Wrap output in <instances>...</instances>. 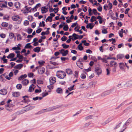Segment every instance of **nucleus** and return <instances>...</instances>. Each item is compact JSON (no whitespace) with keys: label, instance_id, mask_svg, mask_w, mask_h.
I'll use <instances>...</instances> for the list:
<instances>
[{"label":"nucleus","instance_id":"obj_1","mask_svg":"<svg viewBox=\"0 0 132 132\" xmlns=\"http://www.w3.org/2000/svg\"><path fill=\"white\" fill-rule=\"evenodd\" d=\"M57 108L58 107L57 106H55L48 108L46 109L42 110L38 112L37 114H40L46 112L51 111Z\"/></svg>","mask_w":132,"mask_h":132},{"label":"nucleus","instance_id":"obj_2","mask_svg":"<svg viewBox=\"0 0 132 132\" xmlns=\"http://www.w3.org/2000/svg\"><path fill=\"white\" fill-rule=\"evenodd\" d=\"M66 75L64 71H58L56 74L57 76L60 79H63Z\"/></svg>","mask_w":132,"mask_h":132},{"label":"nucleus","instance_id":"obj_3","mask_svg":"<svg viewBox=\"0 0 132 132\" xmlns=\"http://www.w3.org/2000/svg\"><path fill=\"white\" fill-rule=\"evenodd\" d=\"M60 53L62 54L63 56H65L68 54L69 51L68 50H66L65 51L63 49H62L59 50Z\"/></svg>","mask_w":132,"mask_h":132},{"label":"nucleus","instance_id":"obj_4","mask_svg":"<svg viewBox=\"0 0 132 132\" xmlns=\"http://www.w3.org/2000/svg\"><path fill=\"white\" fill-rule=\"evenodd\" d=\"M12 19L13 21H16L18 20L20 23L22 21V19L18 15L13 16L12 17Z\"/></svg>","mask_w":132,"mask_h":132},{"label":"nucleus","instance_id":"obj_5","mask_svg":"<svg viewBox=\"0 0 132 132\" xmlns=\"http://www.w3.org/2000/svg\"><path fill=\"white\" fill-rule=\"evenodd\" d=\"M50 81L51 85H53L56 81L55 78L53 77H51L49 79Z\"/></svg>","mask_w":132,"mask_h":132},{"label":"nucleus","instance_id":"obj_6","mask_svg":"<svg viewBox=\"0 0 132 132\" xmlns=\"http://www.w3.org/2000/svg\"><path fill=\"white\" fill-rule=\"evenodd\" d=\"M113 89H111V90H108L106 91L103 93L101 94L102 96H105L107 95H108L110 94L111 92L112 91Z\"/></svg>","mask_w":132,"mask_h":132},{"label":"nucleus","instance_id":"obj_7","mask_svg":"<svg viewBox=\"0 0 132 132\" xmlns=\"http://www.w3.org/2000/svg\"><path fill=\"white\" fill-rule=\"evenodd\" d=\"M95 71L97 75H99L101 73L102 71L101 69L100 68L96 67L95 68Z\"/></svg>","mask_w":132,"mask_h":132},{"label":"nucleus","instance_id":"obj_8","mask_svg":"<svg viewBox=\"0 0 132 132\" xmlns=\"http://www.w3.org/2000/svg\"><path fill=\"white\" fill-rule=\"evenodd\" d=\"M35 86L33 84H31L29 87V89L28 91L30 92H32L34 90L35 88Z\"/></svg>","mask_w":132,"mask_h":132},{"label":"nucleus","instance_id":"obj_9","mask_svg":"<svg viewBox=\"0 0 132 132\" xmlns=\"http://www.w3.org/2000/svg\"><path fill=\"white\" fill-rule=\"evenodd\" d=\"M7 93V90L5 89H3L0 90V94L5 95Z\"/></svg>","mask_w":132,"mask_h":132},{"label":"nucleus","instance_id":"obj_10","mask_svg":"<svg viewBox=\"0 0 132 132\" xmlns=\"http://www.w3.org/2000/svg\"><path fill=\"white\" fill-rule=\"evenodd\" d=\"M119 66L121 69L123 70H125V69L124 68V67H125V65L123 63L121 62L119 63Z\"/></svg>","mask_w":132,"mask_h":132},{"label":"nucleus","instance_id":"obj_11","mask_svg":"<svg viewBox=\"0 0 132 132\" xmlns=\"http://www.w3.org/2000/svg\"><path fill=\"white\" fill-rule=\"evenodd\" d=\"M45 70L43 67L40 68V70H38V74L40 75L43 74L45 72Z\"/></svg>","mask_w":132,"mask_h":132},{"label":"nucleus","instance_id":"obj_12","mask_svg":"<svg viewBox=\"0 0 132 132\" xmlns=\"http://www.w3.org/2000/svg\"><path fill=\"white\" fill-rule=\"evenodd\" d=\"M93 24L92 23L88 24L86 26V28L87 29L89 28L90 29H92L95 25L94 24L93 25Z\"/></svg>","mask_w":132,"mask_h":132},{"label":"nucleus","instance_id":"obj_13","mask_svg":"<svg viewBox=\"0 0 132 132\" xmlns=\"http://www.w3.org/2000/svg\"><path fill=\"white\" fill-rule=\"evenodd\" d=\"M47 9L45 6L43 7L41 9L42 13L43 14L46 13L48 11Z\"/></svg>","mask_w":132,"mask_h":132},{"label":"nucleus","instance_id":"obj_14","mask_svg":"<svg viewBox=\"0 0 132 132\" xmlns=\"http://www.w3.org/2000/svg\"><path fill=\"white\" fill-rule=\"evenodd\" d=\"M23 66L22 64L20 63L15 66L14 68L16 69H20L23 67Z\"/></svg>","mask_w":132,"mask_h":132},{"label":"nucleus","instance_id":"obj_15","mask_svg":"<svg viewBox=\"0 0 132 132\" xmlns=\"http://www.w3.org/2000/svg\"><path fill=\"white\" fill-rule=\"evenodd\" d=\"M29 83L28 80L25 79L22 81V83L24 85H27Z\"/></svg>","mask_w":132,"mask_h":132},{"label":"nucleus","instance_id":"obj_16","mask_svg":"<svg viewBox=\"0 0 132 132\" xmlns=\"http://www.w3.org/2000/svg\"><path fill=\"white\" fill-rule=\"evenodd\" d=\"M66 72L68 75H71L72 74V71L70 69H66Z\"/></svg>","mask_w":132,"mask_h":132},{"label":"nucleus","instance_id":"obj_17","mask_svg":"<svg viewBox=\"0 0 132 132\" xmlns=\"http://www.w3.org/2000/svg\"><path fill=\"white\" fill-rule=\"evenodd\" d=\"M27 77L26 74H24L21 76L19 78L18 80H21L23 79L24 78H26Z\"/></svg>","mask_w":132,"mask_h":132},{"label":"nucleus","instance_id":"obj_18","mask_svg":"<svg viewBox=\"0 0 132 132\" xmlns=\"http://www.w3.org/2000/svg\"><path fill=\"white\" fill-rule=\"evenodd\" d=\"M76 64L78 67L81 69H82L83 68V64L82 63V62H80L79 63H77Z\"/></svg>","mask_w":132,"mask_h":132},{"label":"nucleus","instance_id":"obj_19","mask_svg":"<svg viewBox=\"0 0 132 132\" xmlns=\"http://www.w3.org/2000/svg\"><path fill=\"white\" fill-rule=\"evenodd\" d=\"M40 47H37L34 49L33 51L37 53H38L40 52Z\"/></svg>","mask_w":132,"mask_h":132},{"label":"nucleus","instance_id":"obj_20","mask_svg":"<svg viewBox=\"0 0 132 132\" xmlns=\"http://www.w3.org/2000/svg\"><path fill=\"white\" fill-rule=\"evenodd\" d=\"M14 56L15 54L14 53H11L7 56V58L8 59H11L14 57Z\"/></svg>","mask_w":132,"mask_h":132},{"label":"nucleus","instance_id":"obj_21","mask_svg":"<svg viewBox=\"0 0 132 132\" xmlns=\"http://www.w3.org/2000/svg\"><path fill=\"white\" fill-rule=\"evenodd\" d=\"M12 95L13 97H17L19 96L20 94L19 92H16L13 93Z\"/></svg>","mask_w":132,"mask_h":132},{"label":"nucleus","instance_id":"obj_22","mask_svg":"<svg viewBox=\"0 0 132 132\" xmlns=\"http://www.w3.org/2000/svg\"><path fill=\"white\" fill-rule=\"evenodd\" d=\"M72 36L73 37V40H76L79 38V37H78V36H79V35L75 33H73V34Z\"/></svg>","mask_w":132,"mask_h":132},{"label":"nucleus","instance_id":"obj_23","mask_svg":"<svg viewBox=\"0 0 132 132\" xmlns=\"http://www.w3.org/2000/svg\"><path fill=\"white\" fill-rule=\"evenodd\" d=\"M56 92L58 93L61 94L62 93V89L60 88H58L56 89Z\"/></svg>","mask_w":132,"mask_h":132},{"label":"nucleus","instance_id":"obj_24","mask_svg":"<svg viewBox=\"0 0 132 132\" xmlns=\"http://www.w3.org/2000/svg\"><path fill=\"white\" fill-rule=\"evenodd\" d=\"M20 3L18 2H15L14 4V6L17 8H18V6H19V7H20Z\"/></svg>","mask_w":132,"mask_h":132},{"label":"nucleus","instance_id":"obj_25","mask_svg":"<svg viewBox=\"0 0 132 132\" xmlns=\"http://www.w3.org/2000/svg\"><path fill=\"white\" fill-rule=\"evenodd\" d=\"M52 18L51 16H48L47 18L46 19L45 21L46 22H47L48 21L52 22Z\"/></svg>","mask_w":132,"mask_h":132},{"label":"nucleus","instance_id":"obj_26","mask_svg":"<svg viewBox=\"0 0 132 132\" xmlns=\"http://www.w3.org/2000/svg\"><path fill=\"white\" fill-rule=\"evenodd\" d=\"M96 18L95 16H93L91 18V19H90V21L92 23V22L94 21H96Z\"/></svg>","mask_w":132,"mask_h":132},{"label":"nucleus","instance_id":"obj_27","mask_svg":"<svg viewBox=\"0 0 132 132\" xmlns=\"http://www.w3.org/2000/svg\"><path fill=\"white\" fill-rule=\"evenodd\" d=\"M31 43H27L25 46V48H31L32 47V46L30 45Z\"/></svg>","mask_w":132,"mask_h":132},{"label":"nucleus","instance_id":"obj_28","mask_svg":"<svg viewBox=\"0 0 132 132\" xmlns=\"http://www.w3.org/2000/svg\"><path fill=\"white\" fill-rule=\"evenodd\" d=\"M93 116L92 115H91L88 116L85 118L86 120H87L89 119H92L93 118Z\"/></svg>","mask_w":132,"mask_h":132},{"label":"nucleus","instance_id":"obj_29","mask_svg":"<svg viewBox=\"0 0 132 132\" xmlns=\"http://www.w3.org/2000/svg\"><path fill=\"white\" fill-rule=\"evenodd\" d=\"M69 29V27L68 25L66 24L64 26L63 28V30L65 31H67Z\"/></svg>","mask_w":132,"mask_h":132},{"label":"nucleus","instance_id":"obj_30","mask_svg":"<svg viewBox=\"0 0 132 132\" xmlns=\"http://www.w3.org/2000/svg\"><path fill=\"white\" fill-rule=\"evenodd\" d=\"M117 57L118 59H121L124 57V55L123 54H119L117 55Z\"/></svg>","mask_w":132,"mask_h":132},{"label":"nucleus","instance_id":"obj_31","mask_svg":"<svg viewBox=\"0 0 132 132\" xmlns=\"http://www.w3.org/2000/svg\"><path fill=\"white\" fill-rule=\"evenodd\" d=\"M81 42L84 44V45L85 46H89V44L88 43H86V40H82Z\"/></svg>","mask_w":132,"mask_h":132},{"label":"nucleus","instance_id":"obj_32","mask_svg":"<svg viewBox=\"0 0 132 132\" xmlns=\"http://www.w3.org/2000/svg\"><path fill=\"white\" fill-rule=\"evenodd\" d=\"M130 119V118H129V119L126 121V122L124 123V124L123 126V127H125V126L126 125H128L130 123V120L129 119Z\"/></svg>","mask_w":132,"mask_h":132},{"label":"nucleus","instance_id":"obj_33","mask_svg":"<svg viewBox=\"0 0 132 132\" xmlns=\"http://www.w3.org/2000/svg\"><path fill=\"white\" fill-rule=\"evenodd\" d=\"M46 31L48 32V33H46V32L45 31H42L41 34V35L43 36L45 35H48L50 33L49 30H47Z\"/></svg>","mask_w":132,"mask_h":132},{"label":"nucleus","instance_id":"obj_34","mask_svg":"<svg viewBox=\"0 0 132 132\" xmlns=\"http://www.w3.org/2000/svg\"><path fill=\"white\" fill-rule=\"evenodd\" d=\"M111 120L112 119L111 118H109L105 122L102 123V125H105L106 124L109 123Z\"/></svg>","mask_w":132,"mask_h":132},{"label":"nucleus","instance_id":"obj_35","mask_svg":"<svg viewBox=\"0 0 132 132\" xmlns=\"http://www.w3.org/2000/svg\"><path fill=\"white\" fill-rule=\"evenodd\" d=\"M62 46L63 48L65 49L69 47V46L68 45H67L65 43L62 44Z\"/></svg>","mask_w":132,"mask_h":132},{"label":"nucleus","instance_id":"obj_36","mask_svg":"<svg viewBox=\"0 0 132 132\" xmlns=\"http://www.w3.org/2000/svg\"><path fill=\"white\" fill-rule=\"evenodd\" d=\"M24 7L26 8V10L27 11H29V12H31V11L32 9L30 7H27V6H26Z\"/></svg>","mask_w":132,"mask_h":132},{"label":"nucleus","instance_id":"obj_37","mask_svg":"<svg viewBox=\"0 0 132 132\" xmlns=\"http://www.w3.org/2000/svg\"><path fill=\"white\" fill-rule=\"evenodd\" d=\"M94 82L95 81H93L89 83V85L90 87H94L95 84H94Z\"/></svg>","mask_w":132,"mask_h":132},{"label":"nucleus","instance_id":"obj_38","mask_svg":"<svg viewBox=\"0 0 132 132\" xmlns=\"http://www.w3.org/2000/svg\"><path fill=\"white\" fill-rule=\"evenodd\" d=\"M2 26L3 27H7L8 25V23L5 22H3L1 24Z\"/></svg>","mask_w":132,"mask_h":132},{"label":"nucleus","instance_id":"obj_39","mask_svg":"<svg viewBox=\"0 0 132 132\" xmlns=\"http://www.w3.org/2000/svg\"><path fill=\"white\" fill-rule=\"evenodd\" d=\"M16 87L17 89H20L21 88L22 86L21 84H18L16 85Z\"/></svg>","mask_w":132,"mask_h":132},{"label":"nucleus","instance_id":"obj_40","mask_svg":"<svg viewBox=\"0 0 132 132\" xmlns=\"http://www.w3.org/2000/svg\"><path fill=\"white\" fill-rule=\"evenodd\" d=\"M12 116V118L11 120V121H12L14 120V119L16 117V115L15 114H13Z\"/></svg>","mask_w":132,"mask_h":132},{"label":"nucleus","instance_id":"obj_41","mask_svg":"<svg viewBox=\"0 0 132 132\" xmlns=\"http://www.w3.org/2000/svg\"><path fill=\"white\" fill-rule=\"evenodd\" d=\"M66 7H64L62 8V10H63L62 13L63 14H64L65 15H67V13L68 12H65V13H64V12H65V9H66Z\"/></svg>","mask_w":132,"mask_h":132},{"label":"nucleus","instance_id":"obj_42","mask_svg":"<svg viewBox=\"0 0 132 132\" xmlns=\"http://www.w3.org/2000/svg\"><path fill=\"white\" fill-rule=\"evenodd\" d=\"M17 37L18 40H20L22 38L20 34H18L17 36Z\"/></svg>","mask_w":132,"mask_h":132},{"label":"nucleus","instance_id":"obj_43","mask_svg":"<svg viewBox=\"0 0 132 132\" xmlns=\"http://www.w3.org/2000/svg\"><path fill=\"white\" fill-rule=\"evenodd\" d=\"M92 11L94 14L95 15H96L97 13V10L95 9H94Z\"/></svg>","mask_w":132,"mask_h":132},{"label":"nucleus","instance_id":"obj_44","mask_svg":"<svg viewBox=\"0 0 132 132\" xmlns=\"http://www.w3.org/2000/svg\"><path fill=\"white\" fill-rule=\"evenodd\" d=\"M63 37H63L61 38V40L63 41H65L67 39V37L65 36H64Z\"/></svg>","mask_w":132,"mask_h":132},{"label":"nucleus","instance_id":"obj_45","mask_svg":"<svg viewBox=\"0 0 132 132\" xmlns=\"http://www.w3.org/2000/svg\"><path fill=\"white\" fill-rule=\"evenodd\" d=\"M29 21L27 20H25L24 22V24L25 26H27L29 24Z\"/></svg>","mask_w":132,"mask_h":132},{"label":"nucleus","instance_id":"obj_46","mask_svg":"<svg viewBox=\"0 0 132 132\" xmlns=\"http://www.w3.org/2000/svg\"><path fill=\"white\" fill-rule=\"evenodd\" d=\"M50 63L52 64L53 65H56L58 64L57 63L55 62H52L51 61H50Z\"/></svg>","mask_w":132,"mask_h":132},{"label":"nucleus","instance_id":"obj_47","mask_svg":"<svg viewBox=\"0 0 132 132\" xmlns=\"http://www.w3.org/2000/svg\"><path fill=\"white\" fill-rule=\"evenodd\" d=\"M34 3L33 0H29V3L30 5H32Z\"/></svg>","mask_w":132,"mask_h":132},{"label":"nucleus","instance_id":"obj_48","mask_svg":"<svg viewBox=\"0 0 132 132\" xmlns=\"http://www.w3.org/2000/svg\"><path fill=\"white\" fill-rule=\"evenodd\" d=\"M38 63L40 65H42L45 63V62L44 61L41 60L38 61Z\"/></svg>","mask_w":132,"mask_h":132},{"label":"nucleus","instance_id":"obj_49","mask_svg":"<svg viewBox=\"0 0 132 132\" xmlns=\"http://www.w3.org/2000/svg\"><path fill=\"white\" fill-rule=\"evenodd\" d=\"M32 31V29L31 28H29L28 29L27 32L29 34H30Z\"/></svg>","mask_w":132,"mask_h":132},{"label":"nucleus","instance_id":"obj_50","mask_svg":"<svg viewBox=\"0 0 132 132\" xmlns=\"http://www.w3.org/2000/svg\"><path fill=\"white\" fill-rule=\"evenodd\" d=\"M75 86V85H73L71 87H70L68 88V89L70 91H71L73 89V88Z\"/></svg>","mask_w":132,"mask_h":132},{"label":"nucleus","instance_id":"obj_51","mask_svg":"<svg viewBox=\"0 0 132 132\" xmlns=\"http://www.w3.org/2000/svg\"><path fill=\"white\" fill-rule=\"evenodd\" d=\"M81 78L82 79H84L86 78V76L84 74H82L80 76Z\"/></svg>","mask_w":132,"mask_h":132},{"label":"nucleus","instance_id":"obj_52","mask_svg":"<svg viewBox=\"0 0 132 132\" xmlns=\"http://www.w3.org/2000/svg\"><path fill=\"white\" fill-rule=\"evenodd\" d=\"M42 31V29L41 28H39L36 30V32L37 33L39 34Z\"/></svg>","mask_w":132,"mask_h":132},{"label":"nucleus","instance_id":"obj_53","mask_svg":"<svg viewBox=\"0 0 132 132\" xmlns=\"http://www.w3.org/2000/svg\"><path fill=\"white\" fill-rule=\"evenodd\" d=\"M8 4L9 6L10 7H12L13 6V3L11 2H8Z\"/></svg>","mask_w":132,"mask_h":132},{"label":"nucleus","instance_id":"obj_54","mask_svg":"<svg viewBox=\"0 0 132 132\" xmlns=\"http://www.w3.org/2000/svg\"><path fill=\"white\" fill-rule=\"evenodd\" d=\"M47 87L50 90H51L52 89H53V86L52 85H51L50 84V85L47 86Z\"/></svg>","mask_w":132,"mask_h":132},{"label":"nucleus","instance_id":"obj_55","mask_svg":"<svg viewBox=\"0 0 132 132\" xmlns=\"http://www.w3.org/2000/svg\"><path fill=\"white\" fill-rule=\"evenodd\" d=\"M9 36L10 38H12L14 37V34L12 33H11L9 34Z\"/></svg>","mask_w":132,"mask_h":132},{"label":"nucleus","instance_id":"obj_56","mask_svg":"<svg viewBox=\"0 0 132 132\" xmlns=\"http://www.w3.org/2000/svg\"><path fill=\"white\" fill-rule=\"evenodd\" d=\"M34 75L33 73H28V76L30 78L31 77Z\"/></svg>","mask_w":132,"mask_h":132},{"label":"nucleus","instance_id":"obj_57","mask_svg":"<svg viewBox=\"0 0 132 132\" xmlns=\"http://www.w3.org/2000/svg\"><path fill=\"white\" fill-rule=\"evenodd\" d=\"M78 24L77 22H76L74 23L71 26V27L72 28H73L76 26Z\"/></svg>","mask_w":132,"mask_h":132},{"label":"nucleus","instance_id":"obj_58","mask_svg":"<svg viewBox=\"0 0 132 132\" xmlns=\"http://www.w3.org/2000/svg\"><path fill=\"white\" fill-rule=\"evenodd\" d=\"M41 92H42V90L41 89H36L35 90V92L36 93H40Z\"/></svg>","mask_w":132,"mask_h":132},{"label":"nucleus","instance_id":"obj_59","mask_svg":"<svg viewBox=\"0 0 132 132\" xmlns=\"http://www.w3.org/2000/svg\"><path fill=\"white\" fill-rule=\"evenodd\" d=\"M110 64L112 66H113V65L115 66L116 65V62H115L114 61H111Z\"/></svg>","mask_w":132,"mask_h":132},{"label":"nucleus","instance_id":"obj_60","mask_svg":"<svg viewBox=\"0 0 132 132\" xmlns=\"http://www.w3.org/2000/svg\"><path fill=\"white\" fill-rule=\"evenodd\" d=\"M83 61V60L82 58H79L78 60V61L77 63H80L81 62Z\"/></svg>","mask_w":132,"mask_h":132},{"label":"nucleus","instance_id":"obj_61","mask_svg":"<svg viewBox=\"0 0 132 132\" xmlns=\"http://www.w3.org/2000/svg\"><path fill=\"white\" fill-rule=\"evenodd\" d=\"M102 32L103 34H106L108 33V31L106 29H104L102 30Z\"/></svg>","mask_w":132,"mask_h":132},{"label":"nucleus","instance_id":"obj_62","mask_svg":"<svg viewBox=\"0 0 132 132\" xmlns=\"http://www.w3.org/2000/svg\"><path fill=\"white\" fill-rule=\"evenodd\" d=\"M6 110L10 112H11L12 111V109H11L10 107H6Z\"/></svg>","mask_w":132,"mask_h":132},{"label":"nucleus","instance_id":"obj_63","mask_svg":"<svg viewBox=\"0 0 132 132\" xmlns=\"http://www.w3.org/2000/svg\"><path fill=\"white\" fill-rule=\"evenodd\" d=\"M97 9L100 12H101L102 10V7L101 6H99L97 8Z\"/></svg>","mask_w":132,"mask_h":132},{"label":"nucleus","instance_id":"obj_64","mask_svg":"<svg viewBox=\"0 0 132 132\" xmlns=\"http://www.w3.org/2000/svg\"><path fill=\"white\" fill-rule=\"evenodd\" d=\"M117 25L119 27H121L122 26V23L121 22H118Z\"/></svg>","mask_w":132,"mask_h":132}]
</instances>
